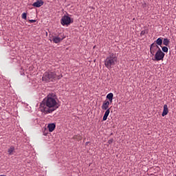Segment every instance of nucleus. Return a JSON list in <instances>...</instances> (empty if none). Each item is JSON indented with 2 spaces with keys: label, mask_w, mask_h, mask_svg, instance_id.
<instances>
[{
  "label": "nucleus",
  "mask_w": 176,
  "mask_h": 176,
  "mask_svg": "<svg viewBox=\"0 0 176 176\" xmlns=\"http://www.w3.org/2000/svg\"><path fill=\"white\" fill-rule=\"evenodd\" d=\"M58 98L55 93H50L41 102L40 111L44 114H50L58 109Z\"/></svg>",
  "instance_id": "1"
},
{
  "label": "nucleus",
  "mask_w": 176,
  "mask_h": 176,
  "mask_svg": "<svg viewBox=\"0 0 176 176\" xmlns=\"http://www.w3.org/2000/svg\"><path fill=\"white\" fill-rule=\"evenodd\" d=\"M63 78V74L57 75V73L54 70H48L45 72L42 77V80L44 82H55L56 81L60 80Z\"/></svg>",
  "instance_id": "2"
},
{
  "label": "nucleus",
  "mask_w": 176,
  "mask_h": 176,
  "mask_svg": "<svg viewBox=\"0 0 176 176\" xmlns=\"http://www.w3.org/2000/svg\"><path fill=\"white\" fill-rule=\"evenodd\" d=\"M117 63V56L115 54L111 53L109 56H107L104 60V66L108 69H111Z\"/></svg>",
  "instance_id": "3"
},
{
  "label": "nucleus",
  "mask_w": 176,
  "mask_h": 176,
  "mask_svg": "<svg viewBox=\"0 0 176 176\" xmlns=\"http://www.w3.org/2000/svg\"><path fill=\"white\" fill-rule=\"evenodd\" d=\"M155 59L154 60L156 61H160L164 60V58L165 56V54L161 50L160 48L157 50V52L154 54Z\"/></svg>",
  "instance_id": "4"
},
{
  "label": "nucleus",
  "mask_w": 176,
  "mask_h": 176,
  "mask_svg": "<svg viewBox=\"0 0 176 176\" xmlns=\"http://www.w3.org/2000/svg\"><path fill=\"white\" fill-rule=\"evenodd\" d=\"M60 23L63 26L69 25V24H71V17L67 15H64L60 20Z\"/></svg>",
  "instance_id": "5"
},
{
  "label": "nucleus",
  "mask_w": 176,
  "mask_h": 176,
  "mask_svg": "<svg viewBox=\"0 0 176 176\" xmlns=\"http://www.w3.org/2000/svg\"><path fill=\"white\" fill-rule=\"evenodd\" d=\"M160 49V47L155 43L150 45V53L152 56H154L157 51Z\"/></svg>",
  "instance_id": "6"
},
{
  "label": "nucleus",
  "mask_w": 176,
  "mask_h": 176,
  "mask_svg": "<svg viewBox=\"0 0 176 176\" xmlns=\"http://www.w3.org/2000/svg\"><path fill=\"white\" fill-rule=\"evenodd\" d=\"M111 104V102H109V100H105L104 101H103V103L101 106V109L102 110H108L110 109L109 105Z\"/></svg>",
  "instance_id": "7"
},
{
  "label": "nucleus",
  "mask_w": 176,
  "mask_h": 176,
  "mask_svg": "<svg viewBox=\"0 0 176 176\" xmlns=\"http://www.w3.org/2000/svg\"><path fill=\"white\" fill-rule=\"evenodd\" d=\"M44 5V1L43 0H37L32 4L34 8H39Z\"/></svg>",
  "instance_id": "8"
},
{
  "label": "nucleus",
  "mask_w": 176,
  "mask_h": 176,
  "mask_svg": "<svg viewBox=\"0 0 176 176\" xmlns=\"http://www.w3.org/2000/svg\"><path fill=\"white\" fill-rule=\"evenodd\" d=\"M64 38H65V37L61 38L58 36H53L52 41L54 43L58 44V43H61V41H63V40H64Z\"/></svg>",
  "instance_id": "9"
},
{
  "label": "nucleus",
  "mask_w": 176,
  "mask_h": 176,
  "mask_svg": "<svg viewBox=\"0 0 176 176\" xmlns=\"http://www.w3.org/2000/svg\"><path fill=\"white\" fill-rule=\"evenodd\" d=\"M47 128L49 129V131L50 133L53 132L54 131V129H56V124L54 123H50L47 125Z\"/></svg>",
  "instance_id": "10"
},
{
  "label": "nucleus",
  "mask_w": 176,
  "mask_h": 176,
  "mask_svg": "<svg viewBox=\"0 0 176 176\" xmlns=\"http://www.w3.org/2000/svg\"><path fill=\"white\" fill-rule=\"evenodd\" d=\"M168 105L167 104H164V109H163V113L162 114V117L166 116V115H168Z\"/></svg>",
  "instance_id": "11"
},
{
  "label": "nucleus",
  "mask_w": 176,
  "mask_h": 176,
  "mask_svg": "<svg viewBox=\"0 0 176 176\" xmlns=\"http://www.w3.org/2000/svg\"><path fill=\"white\" fill-rule=\"evenodd\" d=\"M106 98L109 100V102L112 103L113 102V93H109L107 95Z\"/></svg>",
  "instance_id": "12"
},
{
  "label": "nucleus",
  "mask_w": 176,
  "mask_h": 176,
  "mask_svg": "<svg viewBox=\"0 0 176 176\" xmlns=\"http://www.w3.org/2000/svg\"><path fill=\"white\" fill-rule=\"evenodd\" d=\"M14 152H15V147L14 146H11L8 149V155H12Z\"/></svg>",
  "instance_id": "13"
},
{
  "label": "nucleus",
  "mask_w": 176,
  "mask_h": 176,
  "mask_svg": "<svg viewBox=\"0 0 176 176\" xmlns=\"http://www.w3.org/2000/svg\"><path fill=\"white\" fill-rule=\"evenodd\" d=\"M104 111H105V112H104V116H103V118H102L103 121L107 120V117L109 116V113H110V109H105Z\"/></svg>",
  "instance_id": "14"
},
{
  "label": "nucleus",
  "mask_w": 176,
  "mask_h": 176,
  "mask_svg": "<svg viewBox=\"0 0 176 176\" xmlns=\"http://www.w3.org/2000/svg\"><path fill=\"white\" fill-rule=\"evenodd\" d=\"M154 43H155L157 46H161L163 43L162 38H158Z\"/></svg>",
  "instance_id": "15"
},
{
  "label": "nucleus",
  "mask_w": 176,
  "mask_h": 176,
  "mask_svg": "<svg viewBox=\"0 0 176 176\" xmlns=\"http://www.w3.org/2000/svg\"><path fill=\"white\" fill-rule=\"evenodd\" d=\"M162 43L164 45L167 47L170 43V40L167 38H164V40L162 41Z\"/></svg>",
  "instance_id": "16"
},
{
  "label": "nucleus",
  "mask_w": 176,
  "mask_h": 176,
  "mask_svg": "<svg viewBox=\"0 0 176 176\" xmlns=\"http://www.w3.org/2000/svg\"><path fill=\"white\" fill-rule=\"evenodd\" d=\"M162 52L164 53H168V48L166 46H164L162 47Z\"/></svg>",
  "instance_id": "17"
},
{
  "label": "nucleus",
  "mask_w": 176,
  "mask_h": 176,
  "mask_svg": "<svg viewBox=\"0 0 176 176\" xmlns=\"http://www.w3.org/2000/svg\"><path fill=\"white\" fill-rule=\"evenodd\" d=\"M22 19L24 20H27V13L26 12H23L22 14Z\"/></svg>",
  "instance_id": "18"
},
{
  "label": "nucleus",
  "mask_w": 176,
  "mask_h": 176,
  "mask_svg": "<svg viewBox=\"0 0 176 176\" xmlns=\"http://www.w3.org/2000/svg\"><path fill=\"white\" fill-rule=\"evenodd\" d=\"M113 138H111V139H109V140H108L107 143H108L109 144H111L113 143Z\"/></svg>",
  "instance_id": "19"
},
{
  "label": "nucleus",
  "mask_w": 176,
  "mask_h": 176,
  "mask_svg": "<svg viewBox=\"0 0 176 176\" xmlns=\"http://www.w3.org/2000/svg\"><path fill=\"white\" fill-rule=\"evenodd\" d=\"M29 22H30V23H34L36 22V20L31 19V20H29Z\"/></svg>",
  "instance_id": "20"
},
{
  "label": "nucleus",
  "mask_w": 176,
  "mask_h": 176,
  "mask_svg": "<svg viewBox=\"0 0 176 176\" xmlns=\"http://www.w3.org/2000/svg\"><path fill=\"white\" fill-rule=\"evenodd\" d=\"M146 34V31L145 30H142L140 33L141 36H144Z\"/></svg>",
  "instance_id": "21"
},
{
  "label": "nucleus",
  "mask_w": 176,
  "mask_h": 176,
  "mask_svg": "<svg viewBox=\"0 0 176 176\" xmlns=\"http://www.w3.org/2000/svg\"><path fill=\"white\" fill-rule=\"evenodd\" d=\"M142 7H143V8H145L146 7V3H144L142 4Z\"/></svg>",
  "instance_id": "22"
},
{
  "label": "nucleus",
  "mask_w": 176,
  "mask_h": 176,
  "mask_svg": "<svg viewBox=\"0 0 176 176\" xmlns=\"http://www.w3.org/2000/svg\"><path fill=\"white\" fill-rule=\"evenodd\" d=\"M47 135H48V133H47V132H44V133H43V135L47 136Z\"/></svg>",
  "instance_id": "23"
},
{
  "label": "nucleus",
  "mask_w": 176,
  "mask_h": 176,
  "mask_svg": "<svg viewBox=\"0 0 176 176\" xmlns=\"http://www.w3.org/2000/svg\"><path fill=\"white\" fill-rule=\"evenodd\" d=\"M0 176H6V175H0Z\"/></svg>",
  "instance_id": "24"
}]
</instances>
